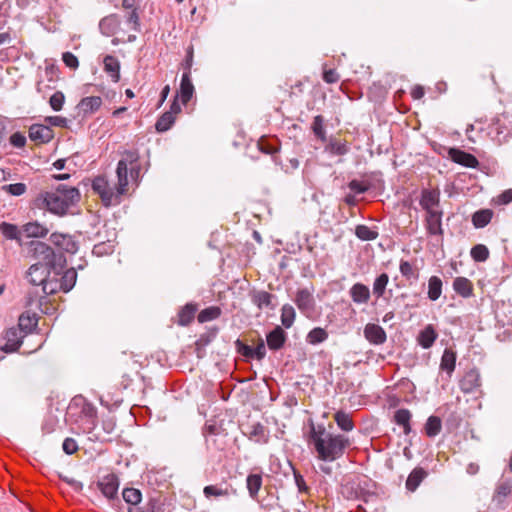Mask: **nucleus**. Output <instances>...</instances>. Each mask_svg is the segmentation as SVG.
<instances>
[{
	"label": "nucleus",
	"instance_id": "obj_1",
	"mask_svg": "<svg viewBox=\"0 0 512 512\" xmlns=\"http://www.w3.org/2000/svg\"><path fill=\"white\" fill-rule=\"evenodd\" d=\"M308 444L313 447L315 456L324 463H331L340 459L351 446V439L343 434H334L322 424L309 425Z\"/></svg>",
	"mask_w": 512,
	"mask_h": 512
},
{
	"label": "nucleus",
	"instance_id": "obj_2",
	"mask_svg": "<svg viewBox=\"0 0 512 512\" xmlns=\"http://www.w3.org/2000/svg\"><path fill=\"white\" fill-rule=\"evenodd\" d=\"M80 200V192L75 187L60 184L54 191L41 192L33 200V207L47 210L53 214L63 216L68 209Z\"/></svg>",
	"mask_w": 512,
	"mask_h": 512
},
{
	"label": "nucleus",
	"instance_id": "obj_3",
	"mask_svg": "<svg viewBox=\"0 0 512 512\" xmlns=\"http://www.w3.org/2000/svg\"><path fill=\"white\" fill-rule=\"evenodd\" d=\"M27 254L36 260V263H42L55 271H62L66 267L67 260L64 253H56L52 247L42 241H30Z\"/></svg>",
	"mask_w": 512,
	"mask_h": 512
},
{
	"label": "nucleus",
	"instance_id": "obj_4",
	"mask_svg": "<svg viewBox=\"0 0 512 512\" xmlns=\"http://www.w3.org/2000/svg\"><path fill=\"white\" fill-rule=\"evenodd\" d=\"M487 129L488 136L497 145L506 142L512 135V108L496 115Z\"/></svg>",
	"mask_w": 512,
	"mask_h": 512
},
{
	"label": "nucleus",
	"instance_id": "obj_5",
	"mask_svg": "<svg viewBox=\"0 0 512 512\" xmlns=\"http://www.w3.org/2000/svg\"><path fill=\"white\" fill-rule=\"evenodd\" d=\"M67 413L69 416L77 415L81 418H85L86 422L89 424L87 432H92V429L95 426V420L97 418V409L83 396L78 395L72 398L71 402L69 403Z\"/></svg>",
	"mask_w": 512,
	"mask_h": 512
},
{
	"label": "nucleus",
	"instance_id": "obj_6",
	"mask_svg": "<svg viewBox=\"0 0 512 512\" xmlns=\"http://www.w3.org/2000/svg\"><path fill=\"white\" fill-rule=\"evenodd\" d=\"M61 271H55L53 269L47 268L46 265L42 263H34L32 264L27 271L28 281L34 286H42V292L45 295H50L45 286L48 282L52 281V278H55V275H60Z\"/></svg>",
	"mask_w": 512,
	"mask_h": 512
},
{
	"label": "nucleus",
	"instance_id": "obj_7",
	"mask_svg": "<svg viewBox=\"0 0 512 512\" xmlns=\"http://www.w3.org/2000/svg\"><path fill=\"white\" fill-rule=\"evenodd\" d=\"M77 280V271L75 268L62 269L60 275H55V278H52V281L48 282L45 286L48 293L50 295L57 293L58 291H63L65 293L69 292L75 285Z\"/></svg>",
	"mask_w": 512,
	"mask_h": 512
},
{
	"label": "nucleus",
	"instance_id": "obj_8",
	"mask_svg": "<svg viewBox=\"0 0 512 512\" xmlns=\"http://www.w3.org/2000/svg\"><path fill=\"white\" fill-rule=\"evenodd\" d=\"M93 191L99 195L105 207L117 205L121 201V196L118 191L114 192L108 184L104 176H97L92 181Z\"/></svg>",
	"mask_w": 512,
	"mask_h": 512
},
{
	"label": "nucleus",
	"instance_id": "obj_9",
	"mask_svg": "<svg viewBox=\"0 0 512 512\" xmlns=\"http://www.w3.org/2000/svg\"><path fill=\"white\" fill-rule=\"evenodd\" d=\"M97 487L113 506H117L121 503L119 497L117 496L119 479L115 474L111 473L102 477L97 482Z\"/></svg>",
	"mask_w": 512,
	"mask_h": 512
},
{
	"label": "nucleus",
	"instance_id": "obj_10",
	"mask_svg": "<svg viewBox=\"0 0 512 512\" xmlns=\"http://www.w3.org/2000/svg\"><path fill=\"white\" fill-rule=\"evenodd\" d=\"M51 243L60 250L59 253L75 254L78 251L79 245L75 240L74 236L70 234H64L54 232L50 235Z\"/></svg>",
	"mask_w": 512,
	"mask_h": 512
},
{
	"label": "nucleus",
	"instance_id": "obj_11",
	"mask_svg": "<svg viewBox=\"0 0 512 512\" xmlns=\"http://www.w3.org/2000/svg\"><path fill=\"white\" fill-rule=\"evenodd\" d=\"M295 303L300 312L306 317H311L315 312V299L307 288L299 289L295 296Z\"/></svg>",
	"mask_w": 512,
	"mask_h": 512
},
{
	"label": "nucleus",
	"instance_id": "obj_12",
	"mask_svg": "<svg viewBox=\"0 0 512 512\" xmlns=\"http://www.w3.org/2000/svg\"><path fill=\"white\" fill-rule=\"evenodd\" d=\"M263 479L261 473H250L246 478V488L248 490L249 496L253 500H257L260 503V506L266 510H271L272 505L264 504L263 501L258 500V493L262 487Z\"/></svg>",
	"mask_w": 512,
	"mask_h": 512
},
{
	"label": "nucleus",
	"instance_id": "obj_13",
	"mask_svg": "<svg viewBox=\"0 0 512 512\" xmlns=\"http://www.w3.org/2000/svg\"><path fill=\"white\" fill-rule=\"evenodd\" d=\"M24 336L21 329L17 327L7 329L4 336L6 342L1 349L6 353L16 352L20 348Z\"/></svg>",
	"mask_w": 512,
	"mask_h": 512
},
{
	"label": "nucleus",
	"instance_id": "obj_14",
	"mask_svg": "<svg viewBox=\"0 0 512 512\" xmlns=\"http://www.w3.org/2000/svg\"><path fill=\"white\" fill-rule=\"evenodd\" d=\"M448 155L453 162L464 167L477 168L479 166V161L473 154L459 148H449Z\"/></svg>",
	"mask_w": 512,
	"mask_h": 512
},
{
	"label": "nucleus",
	"instance_id": "obj_15",
	"mask_svg": "<svg viewBox=\"0 0 512 512\" xmlns=\"http://www.w3.org/2000/svg\"><path fill=\"white\" fill-rule=\"evenodd\" d=\"M54 137L53 130L43 124H33L29 128V138L36 144L48 143Z\"/></svg>",
	"mask_w": 512,
	"mask_h": 512
},
{
	"label": "nucleus",
	"instance_id": "obj_16",
	"mask_svg": "<svg viewBox=\"0 0 512 512\" xmlns=\"http://www.w3.org/2000/svg\"><path fill=\"white\" fill-rule=\"evenodd\" d=\"M250 299L254 305L258 307V309L262 310L264 308L273 310L276 305L273 303V300L276 299L274 294H271L264 290H252L250 291Z\"/></svg>",
	"mask_w": 512,
	"mask_h": 512
},
{
	"label": "nucleus",
	"instance_id": "obj_17",
	"mask_svg": "<svg viewBox=\"0 0 512 512\" xmlns=\"http://www.w3.org/2000/svg\"><path fill=\"white\" fill-rule=\"evenodd\" d=\"M364 336L371 344L374 345H381L387 340L385 330L381 326L373 323H369L365 326Z\"/></svg>",
	"mask_w": 512,
	"mask_h": 512
},
{
	"label": "nucleus",
	"instance_id": "obj_18",
	"mask_svg": "<svg viewBox=\"0 0 512 512\" xmlns=\"http://www.w3.org/2000/svg\"><path fill=\"white\" fill-rule=\"evenodd\" d=\"M287 340V334L281 326H276L266 335L267 346L270 350H280Z\"/></svg>",
	"mask_w": 512,
	"mask_h": 512
},
{
	"label": "nucleus",
	"instance_id": "obj_19",
	"mask_svg": "<svg viewBox=\"0 0 512 512\" xmlns=\"http://www.w3.org/2000/svg\"><path fill=\"white\" fill-rule=\"evenodd\" d=\"M460 389L464 393H471L476 388L480 387V374L478 370L471 369L465 373L463 378L460 380Z\"/></svg>",
	"mask_w": 512,
	"mask_h": 512
},
{
	"label": "nucleus",
	"instance_id": "obj_20",
	"mask_svg": "<svg viewBox=\"0 0 512 512\" xmlns=\"http://www.w3.org/2000/svg\"><path fill=\"white\" fill-rule=\"evenodd\" d=\"M349 295L355 304H367L370 300L371 293L363 283H355L349 290Z\"/></svg>",
	"mask_w": 512,
	"mask_h": 512
},
{
	"label": "nucleus",
	"instance_id": "obj_21",
	"mask_svg": "<svg viewBox=\"0 0 512 512\" xmlns=\"http://www.w3.org/2000/svg\"><path fill=\"white\" fill-rule=\"evenodd\" d=\"M440 193L434 189H424L421 194L420 205L427 212L436 211L434 207L439 205Z\"/></svg>",
	"mask_w": 512,
	"mask_h": 512
},
{
	"label": "nucleus",
	"instance_id": "obj_22",
	"mask_svg": "<svg viewBox=\"0 0 512 512\" xmlns=\"http://www.w3.org/2000/svg\"><path fill=\"white\" fill-rule=\"evenodd\" d=\"M428 476V472L422 467L414 468L407 477L405 487L409 492H415L422 481Z\"/></svg>",
	"mask_w": 512,
	"mask_h": 512
},
{
	"label": "nucleus",
	"instance_id": "obj_23",
	"mask_svg": "<svg viewBox=\"0 0 512 512\" xmlns=\"http://www.w3.org/2000/svg\"><path fill=\"white\" fill-rule=\"evenodd\" d=\"M442 212L441 211H431L427 212L426 216V227L428 233L431 235H442Z\"/></svg>",
	"mask_w": 512,
	"mask_h": 512
},
{
	"label": "nucleus",
	"instance_id": "obj_24",
	"mask_svg": "<svg viewBox=\"0 0 512 512\" xmlns=\"http://www.w3.org/2000/svg\"><path fill=\"white\" fill-rule=\"evenodd\" d=\"M452 286L453 290L463 298H469L474 295L473 283L466 277H456Z\"/></svg>",
	"mask_w": 512,
	"mask_h": 512
},
{
	"label": "nucleus",
	"instance_id": "obj_25",
	"mask_svg": "<svg viewBox=\"0 0 512 512\" xmlns=\"http://www.w3.org/2000/svg\"><path fill=\"white\" fill-rule=\"evenodd\" d=\"M194 91V85L191 81L190 72H184L181 78L180 90L179 93H177L184 105L190 101Z\"/></svg>",
	"mask_w": 512,
	"mask_h": 512
},
{
	"label": "nucleus",
	"instance_id": "obj_26",
	"mask_svg": "<svg viewBox=\"0 0 512 512\" xmlns=\"http://www.w3.org/2000/svg\"><path fill=\"white\" fill-rule=\"evenodd\" d=\"M120 20L118 15L111 14L101 19L99 23L100 32L105 36H112L119 28Z\"/></svg>",
	"mask_w": 512,
	"mask_h": 512
},
{
	"label": "nucleus",
	"instance_id": "obj_27",
	"mask_svg": "<svg viewBox=\"0 0 512 512\" xmlns=\"http://www.w3.org/2000/svg\"><path fill=\"white\" fill-rule=\"evenodd\" d=\"M102 105V99L99 96L84 97L80 100L77 108L84 116L96 112Z\"/></svg>",
	"mask_w": 512,
	"mask_h": 512
},
{
	"label": "nucleus",
	"instance_id": "obj_28",
	"mask_svg": "<svg viewBox=\"0 0 512 512\" xmlns=\"http://www.w3.org/2000/svg\"><path fill=\"white\" fill-rule=\"evenodd\" d=\"M401 275L409 282V284L416 283L419 279V268L407 260H401L399 264Z\"/></svg>",
	"mask_w": 512,
	"mask_h": 512
},
{
	"label": "nucleus",
	"instance_id": "obj_29",
	"mask_svg": "<svg viewBox=\"0 0 512 512\" xmlns=\"http://www.w3.org/2000/svg\"><path fill=\"white\" fill-rule=\"evenodd\" d=\"M198 310V304L196 303H187L185 306H183L179 312H178V321L177 323L180 326H187L189 325Z\"/></svg>",
	"mask_w": 512,
	"mask_h": 512
},
{
	"label": "nucleus",
	"instance_id": "obj_30",
	"mask_svg": "<svg viewBox=\"0 0 512 512\" xmlns=\"http://www.w3.org/2000/svg\"><path fill=\"white\" fill-rule=\"evenodd\" d=\"M456 358V352L449 348H446L442 354L440 369L445 371L449 378L455 370Z\"/></svg>",
	"mask_w": 512,
	"mask_h": 512
},
{
	"label": "nucleus",
	"instance_id": "obj_31",
	"mask_svg": "<svg viewBox=\"0 0 512 512\" xmlns=\"http://www.w3.org/2000/svg\"><path fill=\"white\" fill-rule=\"evenodd\" d=\"M116 174L118 178L117 191L122 196L126 193L128 187V168L125 160L118 162Z\"/></svg>",
	"mask_w": 512,
	"mask_h": 512
},
{
	"label": "nucleus",
	"instance_id": "obj_32",
	"mask_svg": "<svg viewBox=\"0 0 512 512\" xmlns=\"http://www.w3.org/2000/svg\"><path fill=\"white\" fill-rule=\"evenodd\" d=\"M437 333L434 327L429 324L423 330L420 331L418 335V343L424 349H429L433 346L434 342L437 339Z\"/></svg>",
	"mask_w": 512,
	"mask_h": 512
},
{
	"label": "nucleus",
	"instance_id": "obj_33",
	"mask_svg": "<svg viewBox=\"0 0 512 512\" xmlns=\"http://www.w3.org/2000/svg\"><path fill=\"white\" fill-rule=\"evenodd\" d=\"M104 71L109 74L113 82L120 80V62L112 55H107L104 58Z\"/></svg>",
	"mask_w": 512,
	"mask_h": 512
},
{
	"label": "nucleus",
	"instance_id": "obj_34",
	"mask_svg": "<svg viewBox=\"0 0 512 512\" xmlns=\"http://www.w3.org/2000/svg\"><path fill=\"white\" fill-rule=\"evenodd\" d=\"M247 431L244 432L250 440H253L257 443H267L268 435L266 434L265 427L257 422L247 427Z\"/></svg>",
	"mask_w": 512,
	"mask_h": 512
},
{
	"label": "nucleus",
	"instance_id": "obj_35",
	"mask_svg": "<svg viewBox=\"0 0 512 512\" xmlns=\"http://www.w3.org/2000/svg\"><path fill=\"white\" fill-rule=\"evenodd\" d=\"M411 417V412L405 408L398 409L394 413V422L403 428V432L405 435H409L412 431L410 425Z\"/></svg>",
	"mask_w": 512,
	"mask_h": 512
},
{
	"label": "nucleus",
	"instance_id": "obj_36",
	"mask_svg": "<svg viewBox=\"0 0 512 512\" xmlns=\"http://www.w3.org/2000/svg\"><path fill=\"white\" fill-rule=\"evenodd\" d=\"M493 211L491 209H480L472 215V223L475 228H484L487 226L492 217Z\"/></svg>",
	"mask_w": 512,
	"mask_h": 512
},
{
	"label": "nucleus",
	"instance_id": "obj_37",
	"mask_svg": "<svg viewBox=\"0 0 512 512\" xmlns=\"http://www.w3.org/2000/svg\"><path fill=\"white\" fill-rule=\"evenodd\" d=\"M325 146V151L333 155L343 156L349 152V147L346 142H342L336 138L331 137Z\"/></svg>",
	"mask_w": 512,
	"mask_h": 512
},
{
	"label": "nucleus",
	"instance_id": "obj_38",
	"mask_svg": "<svg viewBox=\"0 0 512 512\" xmlns=\"http://www.w3.org/2000/svg\"><path fill=\"white\" fill-rule=\"evenodd\" d=\"M442 286V280L438 276H431L428 280V299L431 301L438 300L442 294Z\"/></svg>",
	"mask_w": 512,
	"mask_h": 512
},
{
	"label": "nucleus",
	"instance_id": "obj_39",
	"mask_svg": "<svg viewBox=\"0 0 512 512\" xmlns=\"http://www.w3.org/2000/svg\"><path fill=\"white\" fill-rule=\"evenodd\" d=\"M334 420L337 426L344 432H349L354 429V422L350 414L345 411L339 410L334 414Z\"/></svg>",
	"mask_w": 512,
	"mask_h": 512
},
{
	"label": "nucleus",
	"instance_id": "obj_40",
	"mask_svg": "<svg viewBox=\"0 0 512 512\" xmlns=\"http://www.w3.org/2000/svg\"><path fill=\"white\" fill-rule=\"evenodd\" d=\"M145 512H171L170 504L161 496L153 497L148 501Z\"/></svg>",
	"mask_w": 512,
	"mask_h": 512
},
{
	"label": "nucleus",
	"instance_id": "obj_41",
	"mask_svg": "<svg viewBox=\"0 0 512 512\" xmlns=\"http://www.w3.org/2000/svg\"><path fill=\"white\" fill-rule=\"evenodd\" d=\"M28 237L41 238L49 233V229L37 222H29L23 226Z\"/></svg>",
	"mask_w": 512,
	"mask_h": 512
},
{
	"label": "nucleus",
	"instance_id": "obj_42",
	"mask_svg": "<svg viewBox=\"0 0 512 512\" xmlns=\"http://www.w3.org/2000/svg\"><path fill=\"white\" fill-rule=\"evenodd\" d=\"M388 283L389 276L387 273H381L375 278L373 282L372 293L377 299L384 296Z\"/></svg>",
	"mask_w": 512,
	"mask_h": 512
},
{
	"label": "nucleus",
	"instance_id": "obj_43",
	"mask_svg": "<svg viewBox=\"0 0 512 512\" xmlns=\"http://www.w3.org/2000/svg\"><path fill=\"white\" fill-rule=\"evenodd\" d=\"M311 130L318 140L321 142H327L325 119L322 115H317L314 117Z\"/></svg>",
	"mask_w": 512,
	"mask_h": 512
},
{
	"label": "nucleus",
	"instance_id": "obj_44",
	"mask_svg": "<svg viewBox=\"0 0 512 512\" xmlns=\"http://www.w3.org/2000/svg\"><path fill=\"white\" fill-rule=\"evenodd\" d=\"M296 317L295 309L290 304H285L281 308V324L284 328L289 329L293 326Z\"/></svg>",
	"mask_w": 512,
	"mask_h": 512
},
{
	"label": "nucleus",
	"instance_id": "obj_45",
	"mask_svg": "<svg viewBox=\"0 0 512 512\" xmlns=\"http://www.w3.org/2000/svg\"><path fill=\"white\" fill-rule=\"evenodd\" d=\"M442 429V421L438 416H430L424 426L425 434L428 437H435L437 436Z\"/></svg>",
	"mask_w": 512,
	"mask_h": 512
},
{
	"label": "nucleus",
	"instance_id": "obj_46",
	"mask_svg": "<svg viewBox=\"0 0 512 512\" xmlns=\"http://www.w3.org/2000/svg\"><path fill=\"white\" fill-rule=\"evenodd\" d=\"M328 339V332L321 327H315L306 336V342L311 345L323 343Z\"/></svg>",
	"mask_w": 512,
	"mask_h": 512
},
{
	"label": "nucleus",
	"instance_id": "obj_47",
	"mask_svg": "<svg viewBox=\"0 0 512 512\" xmlns=\"http://www.w3.org/2000/svg\"><path fill=\"white\" fill-rule=\"evenodd\" d=\"M355 235L362 241H372L377 239L379 233L376 229H372L364 224L355 227Z\"/></svg>",
	"mask_w": 512,
	"mask_h": 512
},
{
	"label": "nucleus",
	"instance_id": "obj_48",
	"mask_svg": "<svg viewBox=\"0 0 512 512\" xmlns=\"http://www.w3.org/2000/svg\"><path fill=\"white\" fill-rule=\"evenodd\" d=\"M221 313L222 311L220 307L210 306L200 311L197 319L200 323H205L219 318Z\"/></svg>",
	"mask_w": 512,
	"mask_h": 512
},
{
	"label": "nucleus",
	"instance_id": "obj_49",
	"mask_svg": "<svg viewBox=\"0 0 512 512\" xmlns=\"http://www.w3.org/2000/svg\"><path fill=\"white\" fill-rule=\"evenodd\" d=\"M37 318L35 315H26L22 314L19 317L18 320V329H21L22 333L26 335L27 333L31 332L33 328L37 325Z\"/></svg>",
	"mask_w": 512,
	"mask_h": 512
},
{
	"label": "nucleus",
	"instance_id": "obj_50",
	"mask_svg": "<svg viewBox=\"0 0 512 512\" xmlns=\"http://www.w3.org/2000/svg\"><path fill=\"white\" fill-rule=\"evenodd\" d=\"M218 331L217 327H213L208 332L200 335L199 339L195 343L197 353H200L201 348L209 345L216 338ZM198 356H200V354H198Z\"/></svg>",
	"mask_w": 512,
	"mask_h": 512
},
{
	"label": "nucleus",
	"instance_id": "obj_51",
	"mask_svg": "<svg viewBox=\"0 0 512 512\" xmlns=\"http://www.w3.org/2000/svg\"><path fill=\"white\" fill-rule=\"evenodd\" d=\"M123 500L132 506L138 505L141 502L142 494L140 490L135 488H125L122 491Z\"/></svg>",
	"mask_w": 512,
	"mask_h": 512
},
{
	"label": "nucleus",
	"instance_id": "obj_52",
	"mask_svg": "<svg viewBox=\"0 0 512 512\" xmlns=\"http://www.w3.org/2000/svg\"><path fill=\"white\" fill-rule=\"evenodd\" d=\"M175 122V118L171 116V113L164 112L157 120L155 129L158 132H166L169 130Z\"/></svg>",
	"mask_w": 512,
	"mask_h": 512
},
{
	"label": "nucleus",
	"instance_id": "obj_53",
	"mask_svg": "<svg viewBox=\"0 0 512 512\" xmlns=\"http://www.w3.org/2000/svg\"><path fill=\"white\" fill-rule=\"evenodd\" d=\"M0 230L5 238L20 241V231L16 225L2 222L0 224Z\"/></svg>",
	"mask_w": 512,
	"mask_h": 512
},
{
	"label": "nucleus",
	"instance_id": "obj_54",
	"mask_svg": "<svg viewBox=\"0 0 512 512\" xmlns=\"http://www.w3.org/2000/svg\"><path fill=\"white\" fill-rule=\"evenodd\" d=\"M471 257L476 262H484L489 257V250L483 244H477L470 251Z\"/></svg>",
	"mask_w": 512,
	"mask_h": 512
},
{
	"label": "nucleus",
	"instance_id": "obj_55",
	"mask_svg": "<svg viewBox=\"0 0 512 512\" xmlns=\"http://www.w3.org/2000/svg\"><path fill=\"white\" fill-rule=\"evenodd\" d=\"M512 483L509 481L501 482L495 491L494 500L501 502L504 498L511 494Z\"/></svg>",
	"mask_w": 512,
	"mask_h": 512
},
{
	"label": "nucleus",
	"instance_id": "obj_56",
	"mask_svg": "<svg viewBox=\"0 0 512 512\" xmlns=\"http://www.w3.org/2000/svg\"><path fill=\"white\" fill-rule=\"evenodd\" d=\"M114 251V245L111 241L100 242L94 245L92 253L96 256H104L112 254Z\"/></svg>",
	"mask_w": 512,
	"mask_h": 512
},
{
	"label": "nucleus",
	"instance_id": "obj_57",
	"mask_svg": "<svg viewBox=\"0 0 512 512\" xmlns=\"http://www.w3.org/2000/svg\"><path fill=\"white\" fill-rule=\"evenodd\" d=\"M203 493H204L205 497H207V498L229 495L227 489H222L216 485L205 486L203 489Z\"/></svg>",
	"mask_w": 512,
	"mask_h": 512
},
{
	"label": "nucleus",
	"instance_id": "obj_58",
	"mask_svg": "<svg viewBox=\"0 0 512 512\" xmlns=\"http://www.w3.org/2000/svg\"><path fill=\"white\" fill-rule=\"evenodd\" d=\"M64 102L65 96L61 91H56L49 99V104L54 111H60Z\"/></svg>",
	"mask_w": 512,
	"mask_h": 512
},
{
	"label": "nucleus",
	"instance_id": "obj_59",
	"mask_svg": "<svg viewBox=\"0 0 512 512\" xmlns=\"http://www.w3.org/2000/svg\"><path fill=\"white\" fill-rule=\"evenodd\" d=\"M132 10L130 12H128L127 16H126V21L127 23L129 24H132V29L135 31V32H140V18H139V15L137 13V9L134 7V8H131Z\"/></svg>",
	"mask_w": 512,
	"mask_h": 512
},
{
	"label": "nucleus",
	"instance_id": "obj_60",
	"mask_svg": "<svg viewBox=\"0 0 512 512\" xmlns=\"http://www.w3.org/2000/svg\"><path fill=\"white\" fill-rule=\"evenodd\" d=\"M3 189L13 196H20L26 192L27 187L24 183H15L5 185Z\"/></svg>",
	"mask_w": 512,
	"mask_h": 512
},
{
	"label": "nucleus",
	"instance_id": "obj_61",
	"mask_svg": "<svg viewBox=\"0 0 512 512\" xmlns=\"http://www.w3.org/2000/svg\"><path fill=\"white\" fill-rule=\"evenodd\" d=\"M348 187L351 191H353L356 194H363L367 192L370 188L369 184L358 181L356 179L350 181L348 183Z\"/></svg>",
	"mask_w": 512,
	"mask_h": 512
},
{
	"label": "nucleus",
	"instance_id": "obj_62",
	"mask_svg": "<svg viewBox=\"0 0 512 512\" xmlns=\"http://www.w3.org/2000/svg\"><path fill=\"white\" fill-rule=\"evenodd\" d=\"M64 64L70 69L76 70L79 66L78 58L71 52H64L62 55Z\"/></svg>",
	"mask_w": 512,
	"mask_h": 512
},
{
	"label": "nucleus",
	"instance_id": "obj_63",
	"mask_svg": "<svg viewBox=\"0 0 512 512\" xmlns=\"http://www.w3.org/2000/svg\"><path fill=\"white\" fill-rule=\"evenodd\" d=\"M10 144L17 148H22L26 144V137L21 132H15L10 136Z\"/></svg>",
	"mask_w": 512,
	"mask_h": 512
},
{
	"label": "nucleus",
	"instance_id": "obj_64",
	"mask_svg": "<svg viewBox=\"0 0 512 512\" xmlns=\"http://www.w3.org/2000/svg\"><path fill=\"white\" fill-rule=\"evenodd\" d=\"M340 79V75L335 69H324L323 71V80L328 84H333L338 82Z\"/></svg>",
	"mask_w": 512,
	"mask_h": 512
}]
</instances>
